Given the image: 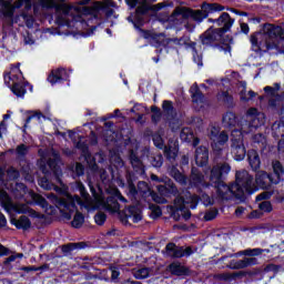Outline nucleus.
Listing matches in <instances>:
<instances>
[{
	"mask_svg": "<svg viewBox=\"0 0 284 284\" xmlns=\"http://www.w3.org/2000/svg\"><path fill=\"white\" fill-rule=\"evenodd\" d=\"M85 222V217H83V214L77 212L73 221L71 222L72 227H81L83 225V223Z\"/></svg>",
	"mask_w": 284,
	"mask_h": 284,
	"instance_id": "4c0bfd02",
	"label": "nucleus"
},
{
	"mask_svg": "<svg viewBox=\"0 0 284 284\" xmlns=\"http://www.w3.org/2000/svg\"><path fill=\"white\" fill-rule=\"evenodd\" d=\"M243 131L236 129L231 132V152L235 161H243L245 159V145L243 144Z\"/></svg>",
	"mask_w": 284,
	"mask_h": 284,
	"instance_id": "0eeeda50",
	"label": "nucleus"
},
{
	"mask_svg": "<svg viewBox=\"0 0 284 284\" xmlns=\"http://www.w3.org/2000/svg\"><path fill=\"white\" fill-rule=\"evenodd\" d=\"M168 4L165 2H160L158 4H153L150 10H153V12H159V10H162V8H165Z\"/></svg>",
	"mask_w": 284,
	"mask_h": 284,
	"instance_id": "bf43d9fd",
	"label": "nucleus"
},
{
	"mask_svg": "<svg viewBox=\"0 0 284 284\" xmlns=\"http://www.w3.org/2000/svg\"><path fill=\"white\" fill-rule=\"evenodd\" d=\"M52 8H54L57 12H61L57 18V22L60 26H70L72 21H81L83 14H90V12H92V9L88 7H77L68 3V0H53Z\"/></svg>",
	"mask_w": 284,
	"mask_h": 284,
	"instance_id": "7ed1b4c3",
	"label": "nucleus"
},
{
	"mask_svg": "<svg viewBox=\"0 0 284 284\" xmlns=\"http://www.w3.org/2000/svg\"><path fill=\"white\" fill-rule=\"evenodd\" d=\"M8 176L11 179H19V171H17L14 169H10L8 171Z\"/></svg>",
	"mask_w": 284,
	"mask_h": 284,
	"instance_id": "69168bd1",
	"label": "nucleus"
},
{
	"mask_svg": "<svg viewBox=\"0 0 284 284\" xmlns=\"http://www.w3.org/2000/svg\"><path fill=\"white\" fill-rule=\"evenodd\" d=\"M247 159L254 172L261 169V158H258V153L255 150L248 151Z\"/></svg>",
	"mask_w": 284,
	"mask_h": 284,
	"instance_id": "a878e982",
	"label": "nucleus"
},
{
	"mask_svg": "<svg viewBox=\"0 0 284 284\" xmlns=\"http://www.w3.org/2000/svg\"><path fill=\"white\" fill-rule=\"evenodd\" d=\"M152 165L153 168H161V165H163V156L158 155L153 158Z\"/></svg>",
	"mask_w": 284,
	"mask_h": 284,
	"instance_id": "6e6d98bb",
	"label": "nucleus"
},
{
	"mask_svg": "<svg viewBox=\"0 0 284 284\" xmlns=\"http://www.w3.org/2000/svg\"><path fill=\"white\" fill-rule=\"evenodd\" d=\"M105 219H108L105 213H98L94 216V221H95L97 225H103V223H105Z\"/></svg>",
	"mask_w": 284,
	"mask_h": 284,
	"instance_id": "09e8293b",
	"label": "nucleus"
},
{
	"mask_svg": "<svg viewBox=\"0 0 284 284\" xmlns=\"http://www.w3.org/2000/svg\"><path fill=\"white\" fill-rule=\"evenodd\" d=\"M153 143L156 148H159L160 150H163V138H161V135L154 134Z\"/></svg>",
	"mask_w": 284,
	"mask_h": 284,
	"instance_id": "8fccbe9b",
	"label": "nucleus"
},
{
	"mask_svg": "<svg viewBox=\"0 0 284 284\" xmlns=\"http://www.w3.org/2000/svg\"><path fill=\"white\" fill-rule=\"evenodd\" d=\"M260 211H253L250 215L251 219H261L263 214L272 212V203L270 201H263L258 204Z\"/></svg>",
	"mask_w": 284,
	"mask_h": 284,
	"instance_id": "4be33fe9",
	"label": "nucleus"
},
{
	"mask_svg": "<svg viewBox=\"0 0 284 284\" xmlns=\"http://www.w3.org/2000/svg\"><path fill=\"white\" fill-rule=\"evenodd\" d=\"M16 191L20 192V196H26V194H29L31 196L32 201L40 205L41 207H48V201L43 199V196L32 192L28 191V187H26V184L23 183H18L16 184Z\"/></svg>",
	"mask_w": 284,
	"mask_h": 284,
	"instance_id": "f8f14e48",
	"label": "nucleus"
},
{
	"mask_svg": "<svg viewBox=\"0 0 284 284\" xmlns=\"http://www.w3.org/2000/svg\"><path fill=\"white\" fill-rule=\"evenodd\" d=\"M237 90L240 92V100L244 103H247V101H252L254 97H256V93L254 91H246L247 90V83L246 82H239Z\"/></svg>",
	"mask_w": 284,
	"mask_h": 284,
	"instance_id": "f3484780",
	"label": "nucleus"
},
{
	"mask_svg": "<svg viewBox=\"0 0 284 284\" xmlns=\"http://www.w3.org/2000/svg\"><path fill=\"white\" fill-rule=\"evenodd\" d=\"M141 7H138L136 12H145L148 10V0H140Z\"/></svg>",
	"mask_w": 284,
	"mask_h": 284,
	"instance_id": "052dcab7",
	"label": "nucleus"
},
{
	"mask_svg": "<svg viewBox=\"0 0 284 284\" xmlns=\"http://www.w3.org/2000/svg\"><path fill=\"white\" fill-rule=\"evenodd\" d=\"M150 210H151L152 219H159V216H161V214H162L161 207L159 205L151 204Z\"/></svg>",
	"mask_w": 284,
	"mask_h": 284,
	"instance_id": "79ce46f5",
	"label": "nucleus"
},
{
	"mask_svg": "<svg viewBox=\"0 0 284 284\" xmlns=\"http://www.w3.org/2000/svg\"><path fill=\"white\" fill-rule=\"evenodd\" d=\"M152 112H153L152 120L153 121H159V119H161V112H159V109L153 106Z\"/></svg>",
	"mask_w": 284,
	"mask_h": 284,
	"instance_id": "e2e57ef3",
	"label": "nucleus"
},
{
	"mask_svg": "<svg viewBox=\"0 0 284 284\" xmlns=\"http://www.w3.org/2000/svg\"><path fill=\"white\" fill-rule=\"evenodd\" d=\"M65 70L64 69H58L51 72V74L48 78V81L51 82L52 85L54 83H59V81H63L65 79Z\"/></svg>",
	"mask_w": 284,
	"mask_h": 284,
	"instance_id": "cd10ccee",
	"label": "nucleus"
},
{
	"mask_svg": "<svg viewBox=\"0 0 284 284\" xmlns=\"http://www.w3.org/2000/svg\"><path fill=\"white\" fill-rule=\"evenodd\" d=\"M256 265V257H244L243 260H233L230 262L229 267L231 270H245V267H252Z\"/></svg>",
	"mask_w": 284,
	"mask_h": 284,
	"instance_id": "2eb2a0df",
	"label": "nucleus"
},
{
	"mask_svg": "<svg viewBox=\"0 0 284 284\" xmlns=\"http://www.w3.org/2000/svg\"><path fill=\"white\" fill-rule=\"evenodd\" d=\"M18 156H26L28 154V146L26 144H21L17 148Z\"/></svg>",
	"mask_w": 284,
	"mask_h": 284,
	"instance_id": "5fc2aeb1",
	"label": "nucleus"
},
{
	"mask_svg": "<svg viewBox=\"0 0 284 284\" xmlns=\"http://www.w3.org/2000/svg\"><path fill=\"white\" fill-rule=\"evenodd\" d=\"M210 159V154L207 152V148L200 146L195 151V163L196 165H205L207 163V160Z\"/></svg>",
	"mask_w": 284,
	"mask_h": 284,
	"instance_id": "aec40b11",
	"label": "nucleus"
},
{
	"mask_svg": "<svg viewBox=\"0 0 284 284\" xmlns=\"http://www.w3.org/2000/svg\"><path fill=\"white\" fill-rule=\"evenodd\" d=\"M219 52H222L224 57H232V47L227 43H223L217 48Z\"/></svg>",
	"mask_w": 284,
	"mask_h": 284,
	"instance_id": "58836bf2",
	"label": "nucleus"
},
{
	"mask_svg": "<svg viewBox=\"0 0 284 284\" xmlns=\"http://www.w3.org/2000/svg\"><path fill=\"white\" fill-rule=\"evenodd\" d=\"M125 216L126 219H130L132 223H139V221L143 219V216L141 215V210L136 206H130L129 209H126Z\"/></svg>",
	"mask_w": 284,
	"mask_h": 284,
	"instance_id": "393cba45",
	"label": "nucleus"
},
{
	"mask_svg": "<svg viewBox=\"0 0 284 284\" xmlns=\"http://www.w3.org/2000/svg\"><path fill=\"white\" fill-rule=\"evenodd\" d=\"M171 176H173V179L180 183V185H187V178H185V175H183L181 172H179L178 170H172L171 171Z\"/></svg>",
	"mask_w": 284,
	"mask_h": 284,
	"instance_id": "f704fd0d",
	"label": "nucleus"
},
{
	"mask_svg": "<svg viewBox=\"0 0 284 284\" xmlns=\"http://www.w3.org/2000/svg\"><path fill=\"white\" fill-rule=\"evenodd\" d=\"M219 132H220L219 128H216V126H212L210 129L209 136H210L211 141H215L216 140V138L219 136Z\"/></svg>",
	"mask_w": 284,
	"mask_h": 284,
	"instance_id": "864d4df0",
	"label": "nucleus"
},
{
	"mask_svg": "<svg viewBox=\"0 0 284 284\" xmlns=\"http://www.w3.org/2000/svg\"><path fill=\"white\" fill-rule=\"evenodd\" d=\"M176 252V244L174 243H169L165 247V254L166 256H171L172 258H174V254Z\"/></svg>",
	"mask_w": 284,
	"mask_h": 284,
	"instance_id": "c03bdc74",
	"label": "nucleus"
},
{
	"mask_svg": "<svg viewBox=\"0 0 284 284\" xmlns=\"http://www.w3.org/2000/svg\"><path fill=\"white\" fill-rule=\"evenodd\" d=\"M42 8H52L54 6V0H40Z\"/></svg>",
	"mask_w": 284,
	"mask_h": 284,
	"instance_id": "680f3d73",
	"label": "nucleus"
},
{
	"mask_svg": "<svg viewBox=\"0 0 284 284\" xmlns=\"http://www.w3.org/2000/svg\"><path fill=\"white\" fill-rule=\"evenodd\" d=\"M111 163L114 168H123V160H121V156L119 155H113L111 158Z\"/></svg>",
	"mask_w": 284,
	"mask_h": 284,
	"instance_id": "de8ad7c7",
	"label": "nucleus"
},
{
	"mask_svg": "<svg viewBox=\"0 0 284 284\" xmlns=\"http://www.w3.org/2000/svg\"><path fill=\"white\" fill-rule=\"evenodd\" d=\"M244 256H261L263 254V250L261 248H253V250H245L242 252Z\"/></svg>",
	"mask_w": 284,
	"mask_h": 284,
	"instance_id": "37998d69",
	"label": "nucleus"
},
{
	"mask_svg": "<svg viewBox=\"0 0 284 284\" xmlns=\"http://www.w3.org/2000/svg\"><path fill=\"white\" fill-rule=\"evenodd\" d=\"M169 270L172 274H175V276H183V274H187V268L181 263H172L169 266Z\"/></svg>",
	"mask_w": 284,
	"mask_h": 284,
	"instance_id": "7c9ffc66",
	"label": "nucleus"
},
{
	"mask_svg": "<svg viewBox=\"0 0 284 284\" xmlns=\"http://www.w3.org/2000/svg\"><path fill=\"white\" fill-rule=\"evenodd\" d=\"M0 6L6 17H12V13L14 12V6H12V0H0Z\"/></svg>",
	"mask_w": 284,
	"mask_h": 284,
	"instance_id": "2f4dec72",
	"label": "nucleus"
},
{
	"mask_svg": "<svg viewBox=\"0 0 284 284\" xmlns=\"http://www.w3.org/2000/svg\"><path fill=\"white\" fill-rule=\"evenodd\" d=\"M22 257H23V253H14L13 255L6 258L4 265H10V263H14L17 258H22Z\"/></svg>",
	"mask_w": 284,
	"mask_h": 284,
	"instance_id": "49530a36",
	"label": "nucleus"
},
{
	"mask_svg": "<svg viewBox=\"0 0 284 284\" xmlns=\"http://www.w3.org/2000/svg\"><path fill=\"white\" fill-rule=\"evenodd\" d=\"M135 278H148L150 276V270L148 268H140L134 272Z\"/></svg>",
	"mask_w": 284,
	"mask_h": 284,
	"instance_id": "a19ab883",
	"label": "nucleus"
},
{
	"mask_svg": "<svg viewBox=\"0 0 284 284\" xmlns=\"http://www.w3.org/2000/svg\"><path fill=\"white\" fill-rule=\"evenodd\" d=\"M191 93H192L193 103H197V104L203 103L204 98H203L201 91H199V88L192 87Z\"/></svg>",
	"mask_w": 284,
	"mask_h": 284,
	"instance_id": "e433bc0d",
	"label": "nucleus"
},
{
	"mask_svg": "<svg viewBox=\"0 0 284 284\" xmlns=\"http://www.w3.org/2000/svg\"><path fill=\"white\" fill-rule=\"evenodd\" d=\"M273 172H274V176L273 179H271L272 181V185H278V183L281 181H283V174H284V169H283V164H281V162L278 161H274L273 162Z\"/></svg>",
	"mask_w": 284,
	"mask_h": 284,
	"instance_id": "412c9836",
	"label": "nucleus"
},
{
	"mask_svg": "<svg viewBox=\"0 0 284 284\" xmlns=\"http://www.w3.org/2000/svg\"><path fill=\"white\" fill-rule=\"evenodd\" d=\"M265 115L263 113H258L255 108H252L247 111L246 121L242 123L241 131L244 134H250V132H254L256 128L263 125L265 123Z\"/></svg>",
	"mask_w": 284,
	"mask_h": 284,
	"instance_id": "423d86ee",
	"label": "nucleus"
},
{
	"mask_svg": "<svg viewBox=\"0 0 284 284\" xmlns=\"http://www.w3.org/2000/svg\"><path fill=\"white\" fill-rule=\"evenodd\" d=\"M211 183L212 185H215L220 199L227 200L232 199V196L241 199L243 196V189L239 187V185L232 184L231 186H227L223 181Z\"/></svg>",
	"mask_w": 284,
	"mask_h": 284,
	"instance_id": "1a4fd4ad",
	"label": "nucleus"
},
{
	"mask_svg": "<svg viewBox=\"0 0 284 284\" xmlns=\"http://www.w3.org/2000/svg\"><path fill=\"white\" fill-rule=\"evenodd\" d=\"M217 99L224 103H230V101H232V95H230L227 91H222L217 94Z\"/></svg>",
	"mask_w": 284,
	"mask_h": 284,
	"instance_id": "a18cd8bd",
	"label": "nucleus"
},
{
	"mask_svg": "<svg viewBox=\"0 0 284 284\" xmlns=\"http://www.w3.org/2000/svg\"><path fill=\"white\" fill-rule=\"evenodd\" d=\"M217 37H219V32H216V30H214V29H209V30H206V31L202 34V37H201L202 43H203L204 45H207V44H210V43L216 41V38H217Z\"/></svg>",
	"mask_w": 284,
	"mask_h": 284,
	"instance_id": "c85d7f7f",
	"label": "nucleus"
},
{
	"mask_svg": "<svg viewBox=\"0 0 284 284\" xmlns=\"http://www.w3.org/2000/svg\"><path fill=\"white\" fill-rule=\"evenodd\" d=\"M273 176L267 174L265 171H257L255 174V182L263 190H267L270 187V183L272 184Z\"/></svg>",
	"mask_w": 284,
	"mask_h": 284,
	"instance_id": "dca6fc26",
	"label": "nucleus"
},
{
	"mask_svg": "<svg viewBox=\"0 0 284 284\" xmlns=\"http://www.w3.org/2000/svg\"><path fill=\"white\" fill-rule=\"evenodd\" d=\"M278 90H281V85L275 84V87H265L264 92L268 94V97H276L278 94Z\"/></svg>",
	"mask_w": 284,
	"mask_h": 284,
	"instance_id": "ea45409f",
	"label": "nucleus"
},
{
	"mask_svg": "<svg viewBox=\"0 0 284 284\" xmlns=\"http://www.w3.org/2000/svg\"><path fill=\"white\" fill-rule=\"evenodd\" d=\"M217 26L222 27L224 32H227L232 26H234V19L230 17V13L223 12L217 20H215Z\"/></svg>",
	"mask_w": 284,
	"mask_h": 284,
	"instance_id": "6ab92c4d",
	"label": "nucleus"
},
{
	"mask_svg": "<svg viewBox=\"0 0 284 284\" xmlns=\"http://www.w3.org/2000/svg\"><path fill=\"white\" fill-rule=\"evenodd\" d=\"M164 154L166 159H169L170 161H174V159H176L179 154V148L175 143L169 146H164Z\"/></svg>",
	"mask_w": 284,
	"mask_h": 284,
	"instance_id": "473e14b6",
	"label": "nucleus"
},
{
	"mask_svg": "<svg viewBox=\"0 0 284 284\" xmlns=\"http://www.w3.org/2000/svg\"><path fill=\"white\" fill-rule=\"evenodd\" d=\"M112 8H116V4L113 0H102V1H95L93 2V10H105L106 14H112L114 12Z\"/></svg>",
	"mask_w": 284,
	"mask_h": 284,
	"instance_id": "a211bd4d",
	"label": "nucleus"
},
{
	"mask_svg": "<svg viewBox=\"0 0 284 284\" xmlns=\"http://www.w3.org/2000/svg\"><path fill=\"white\" fill-rule=\"evenodd\" d=\"M189 183L194 187H199V190H203L210 186L209 183H205V178L203 176V174H201V172H199V170L194 168L192 169Z\"/></svg>",
	"mask_w": 284,
	"mask_h": 284,
	"instance_id": "4468645a",
	"label": "nucleus"
},
{
	"mask_svg": "<svg viewBox=\"0 0 284 284\" xmlns=\"http://www.w3.org/2000/svg\"><path fill=\"white\" fill-rule=\"evenodd\" d=\"M230 164H217L211 170V183H219L224 174H230Z\"/></svg>",
	"mask_w": 284,
	"mask_h": 284,
	"instance_id": "ddd939ff",
	"label": "nucleus"
},
{
	"mask_svg": "<svg viewBox=\"0 0 284 284\" xmlns=\"http://www.w3.org/2000/svg\"><path fill=\"white\" fill-rule=\"evenodd\" d=\"M2 207L9 214H12V212H17L18 214H29L30 216L37 214V212H34L28 204L13 203L6 193L2 194Z\"/></svg>",
	"mask_w": 284,
	"mask_h": 284,
	"instance_id": "6e6552de",
	"label": "nucleus"
},
{
	"mask_svg": "<svg viewBox=\"0 0 284 284\" xmlns=\"http://www.w3.org/2000/svg\"><path fill=\"white\" fill-rule=\"evenodd\" d=\"M235 184L237 187H241L243 190V195L245 192H252V183L254 181V178L250 175V173L246 170L237 171L235 174Z\"/></svg>",
	"mask_w": 284,
	"mask_h": 284,
	"instance_id": "9d476101",
	"label": "nucleus"
},
{
	"mask_svg": "<svg viewBox=\"0 0 284 284\" xmlns=\"http://www.w3.org/2000/svg\"><path fill=\"white\" fill-rule=\"evenodd\" d=\"M39 185L40 187H42L43 190H55V192H59V187L54 186L53 183H50V181L48 180V178H41L39 180Z\"/></svg>",
	"mask_w": 284,
	"mask_h": 284,
	"instance_id": "c9c22d12",
	"label": "nucleus"
},
{
	"mask_svg": "<svg viewBox=\"0 0 284 284\" xmlns=\"http://www.w3.org/2000/svg\"><path fill=\"white\" fill-rule=\"evenodd\" d=\"M151 196L155 203H168L165 197L156 195V193H152Z\"/></svg>",
	"mask_w": 284,
	"mask_h": 284,
	"instance_id": "13d9d810",
	"label": "nucleus"
},
{
	"mask_svg": "<svg viewBox=\"0 0 284 284\" xmlns=\"http://www.w3.org/2000/svg\"><path fill=\"white\" fill-rule=\"evenodd\" d=\"M180 138L186 143H193L194 148L199 144V138L194 136V132L190 128L182 129Z\"/></svg>",
	"mask_w": 284,
	"mask_h": 284,
	"instance_id": "b1692460",
	"label": "nucleus"
},
{
	"mask_svg": "<svg viewBox=\"0 0 284 284\" xmlns=\"http://www.w3.org/2000/svg\"><path fill=\"white\" fill-rule=\"evenodd\" d=\"M108 192L111 194V196L104 200L101 193H97L94 187H91V193L93 196V199H91L88 192H85V187L81 185L80 193L82 200L79 197V195H67L65 199L61 200L52 193L47 194V199H49L53 205H57V207H63L69 212H77V205H80L81 209L84 207V210H88V212H90V210H99V207H102V210H106V212H110L111 214H116L121 210L116 199H119V201L122 203H128V200L121 195V192H119V189L116 187H111L108 190Z\"/></svg>",
	"mask_w": 284,
	"mask_h": 284,
	"instance_id": "f257e3e1",
	"label": "nucleus"
},
{
	"mask_svg": "<svg viewBox=\"0 0 284 284\" xmlns=\"http://www.w3.org/2000/svg\"><path fill=\"white\" fill-rule=\"evenodd\" d=\"M229 136L225 132L219 133L215 140L213 141V149L216 150L219 145H224V143H227Z\"/></svg>",
	"mask_w": 284,
	"mask_h": 284,
	"instance_id": "72a5a7b5",
	"label": "nucleus"
},
{
	"mask_svg": "<svg viewBox=\"0 0 284 284\" xmlns=\"http://www.w3.org/2000/svg\"><path fill=\"white\" fill-rule=\"evenodd\" d=\"M216 214H219V212L216 210L209 211L205 213L204 220L205 221H214V219H216Z\"/></svg>",
	"mask_w": 284,
	"mask_h": 284,
	"instance_id": "603ef678",
	"label": "nucleus"
},
{
	"mask_svg": "<svg viewBox=\"0 0 284 284\" xmlns=\"http://www.w3.org/2000/svg\"><path fill=\"white\" fill-rule=\"evenodd\" d=\"M202 201L204 205H212V199L209 195H202Z\"/></svg>",
	"mask_w": 284,
	"mask_h": 284,
	"instance_id": "774afa93",
	"label": "nucleus"
},
{
	"mask_svg": "<svg viewBox=\"0 0 284 284\" xmlns=\"http://www.w3.org/2000/svg\"><path fill=\"white\" fill-rule=\"evenodd\" d=\"M196 203H199V196L191 195L190 193H185L183 196H178L174 200V207L175 210L183 211L185 210V205H190L194 210L196 207Z\"/></svg>",
	"mask_w": 284,
	"mask_h": 284,
	"instance_id": "9b49d317",
	"label": "nucleus"
},
{
	"mask_svg": "<svg viewBox=\"0 0 284 284\" xmlns=\"http://www.w3.org/2000/svg\"><path fill=\"white\" fill-rule=\"evenodd\" d=\"M278 37L284 41V29L281 26L266 23L263 26L261 33L251 37V43L255 50L265 48L266 50H274L278 44L274 41Z\"/></svg>",
	"mask_w": 284,
	"mask_h": 284,
	"instance_id": "f03ea898",
	"label": "nucleus"
},
{
	"mask_svg": "<svg viewBox=\"0 0 284 284\" xmlns=\"http://www.w3.org/2000/svg\"><path fill=\"white\" fill-rule=\"evenodd\" d=\"M174 254V258H181L183 257V247H179V246H175V253Z\"/></svg>",
	"mask_w": 284,
	"mask_h": 284,
	"instance_id": "0e129e2a",
	"label": "nucleus"
},
{
	"mask_svg": "<svg viewBox=\"0 0 284 284\" xmlns=\"http://www.w3.org/2000/svg\"><path fill=\"white\" fill-rule=\"evenodd\" d=\"M73 172H75L77 176L83 175V164L77 163L73 168Z\"/></svg>",
	"mask_w": 284,
	"mask_h": 284,
	"instance_id": "4d7b16f0",
	"label": "nucleus"
},
{
	"mask_svg": "<svg viewBox=\"0 0 284 284\" xmlns=\"http://www.w3.org/2000/svg\"><path fill=\"white\" fill-rule=\"evenodd\" d=\"M224 128H234L236 125V114L226 112L222 119Z\"/></svg>",
	"mask_w": 284,
	"mask_h": 284,
	"instance_id": "c756f323",
	"label": "nucleus"
},
{
	"mask_svg": "<svg viewBox=\"0 0 284 284\" xmlns=\"http://www.w3.org/2000/svg\"><path fill=\"white\" fill-rule=\"evenodd\" d=\"M57 161H59V156H57V154H54L53 160L50 159L48 162V165H49L51 172L53 173L54 181L57 183H61V168H59V164L57 163Z\"/></svg>",
	"mask_w": 284,
	"mask_h": 284,
	"instance_id": "5701e85b",
	"label": "nucleus"
},
{
	"mask_svg": "<svg viewBox=\"0 0 284 284\" xmlns=\"http://www.w3.org/2000/svg\"><path fill=\"white\" fill-rule=\"evenodd\" d=\"M23 75L19 65L11 67L10 72L4 74V83L16 94V97H23L26 94V87L21 84Z\"/></svg>",
	"mask_w": 284,
	"mask_h": 284,
	"instance_id": "39448f33",
	"label": "nucleus"
},
{
	"mask_svg": "<svg viewBox=\"0 0 284 284\" xmlns=\"http://www.w3.org/2000/svg\"><path fill=\"white\" fill-rule=\"evenodd\" d=\"M12 225H14L18 230H30V226L32 225L30 223V219L27 216H21L20 219H11Z\"/></svg>",
	"mask_w": 284,
	"mask_h": 284,
	"instance_id": "bb28decb",
	"label": "nucleus"
},
{
	"mask_svg": "<svg viewBox=\"0 0 284 284\" xmlns=\"http://www.w3.org/2000/svg\"><path fill=\"white\" fill-rule=\"evenodd\" d=\"M201 9L202 10H192L186 7H178L171 14V20L176 19V17H182V19H190L191 17L193 21L201 22L203 19H207V16L212 14V12H223L225 7L219 3L204 2L202 3Z\"/></svg>",
	"mask_w": 284,
	"mask_h": 284,
	"instance_id": "20e7f679",
	"label": "nucleus"
},
{
	"mask_svg": "<svg viewBox=\"0 0 284 284\" xmlns=\"http://www.w3.org/2000/svg\"><path fill=\"white\" fill-rule=\"evenodd\" d=\"M24 3V8L27 10H30L32 8V0H18L16 3V8H21V4Z\"/></svg>",
	"mask_w": 284,
	"mask_h": 284,
	"instance_id": "3c124183",
	"label": "nucleus"
},
{
	"mask_svg": "<svg viewBox=\"0 0 284 284\" xmlns=\"http://www.w3.org/2000/svg\"><path fill=\"white\" fill-rule=\"evenodd\" d=\"M75 248H77V244H68L62 246L63 252H72V250H75Z\"/></svg>",
	"mask_w": 284,
	"mask_h": 284,
	"instance_id": "338daca9",
	"label": "nucleus"
}]
</instances>
